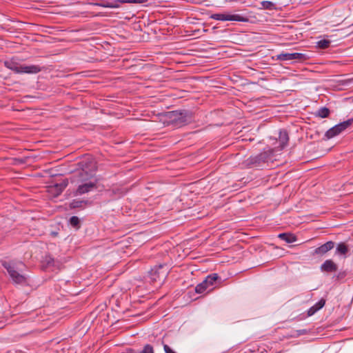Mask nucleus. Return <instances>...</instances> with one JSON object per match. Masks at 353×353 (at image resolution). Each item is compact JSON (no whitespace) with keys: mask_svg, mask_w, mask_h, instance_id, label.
<instances>
[{"mask_svg":"<svg viewBox=\"0 0 353 353\" xmlns=\"http://www.w3.org/2000/svg\"><path fill=\"white\" fill-rule=\"evenodd\" d=\"M94 167V164H91L89 168L85 166L79 172L78 176L75 180L77 183V188L75 192L77 195L88 193L97 188V180L94 176L93 173Z\"/></svg>","mask_w":353,"mask_h":353,"instance_id":"nucleus-1","label":"nucleus"},{"mask_svg":"<svg viewBox=\"0 0 353 353\" xmlns=\"http://www.w3.org/2000/svg\"><path fill=\"white\" fill-rule=\"evenodd\" d=\"M3 266L7 270L8 274L15 284L26 285L27 277L22 274L24 264L21 262H4Z\"/></svg>","mask_w":353,"mask_h":353,"instance_id":"nucleus-2","label":"nucleus"},{"mask_svg":"<svg viewBox=\"0 0 353 353\" xmlns=\"http://www.w3.org/2000/svg\"><path fill=\"white\" fill-rule=\"evenodd\" d=\"M5 65L16 73L36 74L41 70L38 65L20 64L12 61H6Z\"/></svg>","mask_w":353,"mask_h":353,"instance_id":"nucleus-3","label":"nucleus"},{"mask_svg":"<svg viewBox=\"0 0 353 353\" xmlns=\"http://www.w3.org/2000/svg\"><path fill=\"white\" fill-rule=\"evenodd\" d=\"M170 119L176 127L179 128L191 122L192 114L185 110L173 111L170 113Z\"/></svg>","mask_w":353,"mask_h":353,"instance_id":"nucleus-4","label":"nucleus"},{"mask_svg":"<svg viewBox=\"0 0 353 353\" xmlns=\"http://www.w3.org/2000/svg\"><path fill=\"white\" fill-rule=\"evenodd\" d=\"M219 276L217 274L208 275L205 279L198 284L195 288V291L198 294L210 292L214 288V284Z\"/></svg>","mask_w":353,"mask_h":353,"instance_id":"nucleus-5","label":"nucleus"},{"mask_svg":"<svg viewBox=\"0 0 353 353\" xmlns=\"http://www.w3.org/2000/svg\"><path fill=\"white\" fill-rule=\"evenodd\" d=\"M210 18L217 21H239V22H246L248 21V19L245 17H243L240 14H230L227 13H216L213 14L210 16Z\"/></svg>","mask_w":353,"mask_h":353,"instance_id":"nucleus-6","label":"nucleus"},{"mask_svg":"<svg viewBox=\"0 0 353 353\" xmlns=\"http://www.w3.org/2000/svg\"><path fill=\"white\" fill-rule=\"evenodd\" d=\"M352 120H347L346 121L334 125V127H332V128L329 129L326 132L325 136L328 139L334 137L335 136H336V135L339 134L340 133H341L347 127H349L350 125V124L352 123Z\"/></svg>","mask_w":353,"mask_h":353,"instance_id":"nucleus-7","label":"nucleus"},{"mask_svg":"<svg viewBox=\"0 0 353 353\" xmlns=\"http://www.w3.org/2000/svg\"><path fill=\"white\" fill-rule=\"evenodd\" d=\"M307 55L303 53H281L276 55V59L279 61H291V60H303L307 58Z\"/></svg>","mask_w":353,"mask_h":353,"instance_id":"nucleus-8","label":"nucleus"},{"mask_svg":"<svg viewBox=\"0 0 353 353\" xmlns=\"http://www.w3.org/2000/svg\"><path fill=\"white\" fill-rule=\"evenodd\" d=\"M68 183L65 181L60 183H55L48 187V192L53 197L59 196L67 186Z\"/></svg>","mask_w":353,"mask_h":353,"instance_id":"nucleus-9","label":"nucleus"},{"mask_svg":"<svg viewBox=\"0 0 353 353\" xmlns=\"http://www.w3.org/2000/svg\"><path fill=\"white\" fill-rule=\"evenodd\" d=\"M163 268V265H160L158 268L152 269L151 270L150 275L151 279L153 281H159L160 282H162L165 279L167 272L161 271Z\"/></svg>","mask_w":353,"mask_h":353,"instance_id":"nucleus-10","label":"nucleus"},{"mask_svg":"<svg viewBox=\"0 0 353 353\" xmlns=\"http://www.w3.org/2000/svg\"><path fill=\"white\" fill-rule=\"evenodd\" d=\"M322 272H332L337 270V265L333 261L326 260L321 266Z\"/></svg>","mask_w":353,"mask_h":353,"instance_id":"nucleus-11","label":"nucleus"},{"mask_svg":"<svg viewBox=\"0 0 353 353\" xmlns=\"http://www.w3.org/2000/svg\"><path fill=\"white\" fill-rule=\"evenodd\" d=\"M334 243L332 241H327L321 246L315 250V252L319 254H323L334 248Z\"/></svg>","mask_w":353,"mask_h":353,"instance_id":"nucleus-12","label":"nucleus"},{"mask_svg":"<svg viewBox=\"0 0 353 353\" xmlns=\"http://www.w3.org/2000/svg\"><path fill=\"white\" fill-rule=\"evenodd\" d=\"M325 303V301L324 299H321L319 301L314 305L311 307L308 311L307 314L308 316H312L317 311H319L320 309H321Z\"/></svg>","mask_w":353,"mask_h":353,"instance_id":"nucleus-13","label":"nucleus"},{"mask_svg":"<svg viewBox=\"0 0 353 353\" xmlns=\"http://www.w3.org/2000/svg\"><path fill=\"white\" fill-rule=\"evenodd\" d=\"M90 202L87 200H81V199H74L70 204V207L71 208H83L88 205H90Z\"/></svg>","mask_w":353,"mask_h":353,"instance_id":"nucleus-14","label":"nucleus"},{"mask_svg":"<svg viewBox=\"0 0 353 353\" xmlns=\"http://www.w3.org/2000/svg\"><path fill=\"white\" fill-rule=\"evenodd\" d=\"M96 6L102 8H118L120 7L119 1L115 0L112 2H101L96 3Z\"/></svg>","mask_w":353,"mask_h":353,"instance_id":"nucleus-15","label":"nucleus"},{"mask_svg":"<svg viewBox=\"0 0 353 353\" xmlns=\"http://www.w3.org/2000/svg\"><path fill=\"white\" fill-rule=\"evenodd\" d=\"M288 141V136L285 131H281L279 133V142L281 150L286 146Z\"/></svg>","mask_w":353,"mask_h":353,"instance_id":"nucleus-16","label":"nucleus"},{"mask_svg":"<svg viewBox=\"0 0 353 353\" xmlns=\"http://www.w3.org/2000/svg\"><path fill=\"white\" fill-rule=\"evenodd\" d=\"M279 237L286 241L287 243H293L295 242L296 239L294 235L291 234H287V233H282L279 234Z\"/></svg>","mask_w":353,"mask_h":353,"instance_id":"nucleus-17","label":"nucleus"},{"mask_svg":"<svg viewBox=\"0 0 353 353\" xmlns=\"http://www.w3.org/2000/svg\"><path fill=\"white\" fill-rule=\"evenodd\" d=\"M348 251L347 247L343 243H339L336 250V252L340 254H345Z\"/></svg>","mask_w":353,"mask_h":353,"instance_id":"nucleus-18","label":"nucleus"},{"mask_svg":"<svg viewBox=\"0 0 353 353\" xmlns=\"http://www.w3.org/2000/svg\"><path fill=\"white\" fill-rule=\"evenodd\" d=\"M329 114L330 110L326 108H321L316 112V115L321 118H326Z\"/></svg>","mask_w":353,"mask_h":353,"instance_id":"nucleus-19","label":"nucleus"},{"mask_svg":"<svg viewBox=\"0 0 353 353\" xmlns=\"http://www.w3.org/2000/svg\"><path fill=\"white\" fill-rule=\"evenodd\" d=\"M330 44V41L327 39H322L317 42V46L319 48H323V49L328 48Z\"/></svg>","mask_w":353,"mask_h":353,"instance_id":"nucleus-20","label":"nucleus"},{"mask_svg":"<svg viewBox=\"0 0 353 353\" xmlns=\"http://www.w3.org/2000/svg\"><path fill=\"white\" fill-rule=\"evenodd\" d=\"M79 219L76 216H73L70 219V224L74 228H79Z\"/></svg>","mask_w":353,"mask_h":353,"instance_id":"nucleus-21","label":"nucleus"},{"mask_svg":"<svg viewBox=\"0 0 353 353\" xmlns=\"http://www.w3.org/2000/svg\"><path fill=\"white\" fill-rule=\"evenodd\" d=\"M140 353H154L153 347L150 345H146Z\"/></svg>","mask_w":353,"mask_h":353,"instance_id":"nucleus-22","label":"nucleus"},{"mask_svg":"<svg viewBox=\"0 0 353 353\" xmlns=\"http://www.w3.org/2000/svg\"><path fill=\"white\" fill-rule=\"evenodd\" d=\"M119 4L123 3H141L142 0H119Z\"/></svg>","mask_w":353,"mask_h":353,"instance_id":"nucleus-23","label":"nucleus"},{"mask_svg":"<svg viewBox=\"0 0 353 353\" xmlns=\"http://www.w3.org/2000/svg\"><path fill=\"white\" fill-rule=\"evenodd\" d=\"M163 348H164L165 353H176L168 345H164Z\"/></svg>","mask_w":353,"mask_h":353,"instance_id":"nucleus-24","label":"nucleus"},{"mask_svg":"<svg viewBox=\"0 0 353 353\" xmlns=\"http://www.w3.org/2000/svg\"><path fill=\"white\" fill-rule=\"evenodd\" d=\"M48 259H49L48 260V264L50 265H51V263H53L54 260H53V259H52V258H51V257H50V256L48 257Z\"/></svg>","mask_w":353,"mask_h":353,"instance_id":"nucleus-25","label":"nucleus"}]
</instances>
